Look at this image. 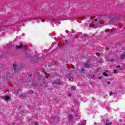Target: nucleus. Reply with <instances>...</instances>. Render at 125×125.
I'll use <instances>...</instances> for the list:
<instances>
[{
  "label": "nucleus",
  "mask_w": 125,
  "mask_h": 125,
  "mask_svg": "<svg viewBox=\"0 0 125 125\" xmlns=\"http://www.w3.org/2000/svg\"><path fill=\"white\" fill-rule=\"evenodd\" d=\"M27 49V48H25V49Z\"/></svg>",
  "instance_id": "obj_24"
},
{
  "label": "nucleus",
  "mask_w": 125,
  "mask_h": 125,
  "mask_svg": "<svg viewBox=\"0 0 125 125\" xmlns=\"http://www.w3.org/2000/svg\"><path fill=\"white\" fill-rule=\"evenodd\" d=\"M110 83H111V82H107V84H110Z\"/></svg>",
  "instance_id": "obj_19"
},
{
  "label": "nucleus",
  "mask_w": 125,
  "mask_h": 125,
  "mask_svg": "<svg viewBox=\"0 0 125 125\" xmlns=\"http://www.w3.org/2000/svg\"><path fill=\"white\" fill-rule=\"evenodd\" d=\"M35 125H39V123L38 122H35Z\"/></svg>",
  "instance_id": "obj_17"
},
{
  "label": "nucleus",
  "mask_w": 125,
  "mask_h": 125,
  "mask_svg": "<svg viewBox=\"0 0 125 125\" xmlns=\"http://www.w3.org/2000/svg\"><path fill=\"white\" fill-rule=\"evenodd\" d=\"M103 75L105 77H108L109 75H108V73H106L105 72L103 73Z\"/></svg>",
  "instance_id": "obj_8"
},
{
  "label": "nucleus",
  "mask_w": 125,
  "mask_h": 125,
  "mask_svg": "<svg viewBox=\"0 0 125 125\" xmlns=\"http://www.w3.org/2000/svg\"><path fill=\"white\" fill-rule=\"evenodd\" d=\"M85 66L86 68H89V67H90V64L88 63H86Z\"/></svg>",
  "instance_id": "obj_5"
},
{
  "label": "nucleus",
  "mask_w": 125,
  "mask_h": 125,
  "mask_svg": "<svg viewBox=\"0 0 125 125\" xmlns=\"http://www.w3.org/2000/svg\"><path fill=\"white\" fill-rule=\"evenodd\" d=\"M113 72L114 74H118V73H119V71H117V70H113Z\"/></svg>",
  "instance_id": "obj_9"
},
{
  "label": "nucleus",
  "mask_w": 125,
  "mask_h": 125,
  "mask_svg": "<svg viewBox=\"0 0 125 125\" xmlns=\"http://www.w3.org/2000/svg\"><path fill=\"white\" fill-rule=\"evenodd\" d=\"M55 83L56 84H59V85H60V83L59 82H56Z\"/></svg>",
  "instance_id": "obj_13"
},
{
  "label": "nucleus",
  "mask_w": 125,
  "mask_h": 125,
  "mask_svg": "<svg viewBox=\"0 0 125 125\" xmlns=\"http://www.w3.org/2000/svg\"><path fill=\"white\" fill-rule=\"evenodd\" d=\"M79 73H81V74L84 73V69L82 68L81 71H79Z\"/></svg>",
  "instance_id": "obj_3"
},
{
  "label": "nucleus",
  "mask_w": 125,
  "mask_h": 125,
  "mask_svg": "<svg viewBox=\"0 0 125 125\" xmlns=\"http://www.w3.org/2000/svg\"><path fill=\"white\" fill-rule=\"evenodd\" d=\"M112 94H113V92H109V95H110V96H111Z\"/></svg>",
  "instance_id": "obj_14"
},
{
  "label": "nucleus",
  "mask_w": 125,
  "mask_h": 125,
  "mask_svg": "<svg viewBox=\"0 0 125 125\" xmlns=\"http://www.w3.org/2000/svg\"><path fill=\"white\" fill-rule=\"evenodd\" d=\"M106 72L108 73V71H106Z\"/></svg>",
  "instance_id": "obj_26"
},
{
  "label": "nucleus",
  "mask_w": 125,
  "mask_h": 125,
  "mask_svg": "<svg viewBox=\"0 0 125 125\" xmlns=\"http://www.w3.org/2000/svg\"><path fill=\"white\" fill-rule=\"evenodd\" d=\"M21 47H22V44H20V46H16V49H19L21 48Z\"/></svg>",
  "instance_id": "obj_6"
},
{
  "label": "nucleus",
  "mask_w": 125,
  "mask_h": 125,
  "mask_svg": "<svg viewBox=\"0 0 125 125\" xmlns=\"http://www.w3.org/2000/svg\"><path fill=\"white\" fill-rule=\"evenodd\" d=\"M99 79H101V78L100 77Z\"/></svg>",
  "instance_id": "obj_28"
},
{
  "label": "nucleus",
  "mask_w": 125,
  "mask_h": 125,
  "mask_svg": "<svg viewBox=\"0 0 125 125\" xmlns=\"http://www.w3.org/2000/svg\"><path fill=\"white\" fill-rule=\"evenodd\" d=\"M71 90H76V87L74 86L71 87Z\"/></svg>",
  "instance_id": "obj_10"
},
{
  "label": "nucleus",
  "mask_w": 125,
  "mask_h": 125,
  "mask_svg": "<svg viewBox=\"0 0 125 125\" xmlns=\"http://www.w3.org/2000/svg\"><path fill=\"white\" fill-rule=\"evenodd\" d=\"M36 61H40V60L37 59V60H36Z\"/></svg>",
  "instance_id": "obj_21"
},
{
  "label": "nucleus",
  "mask_w": 125,
  "mask_h": 125,
  "mask_svg": "<svg viewBox=\"0 0 125 125\" xmlns=\"http://www.w3.org/2000/svg\"><path fill=\"white\" fill-rule=\"evenodd\" d=\"M106 125H112V123H106L105 124Z\"/></svg>",
  "instance_id": "obj_12"
},
{
  "label": "nucleus",
  "mask_w": 125,
  "mask_h": 125,
  "mask_svg": "<svg viewBox=\"0 0 125 125\" xmlns=\"http://www.w3.org/2000/svg\"><path fill=\"white\" fill-rule=\"evenodd\" d=\"M32 76V75H30V77H31Z\"/></svg>",
  "instance_id": "obj_25"
},
{
  "label": "nucleus",
  "mask_w": 125,
  "mask_h": 125,
  "mask_svg": "<svg viewBox=\"0 0 125 125\" xmlns=\"http://www.w3.org/2000/svg\"><path fill=\"white\" fill-rule=\"evenodd\" d=\"M116 69L117 70H122V67H121V65H118V66L116 67Z\"/></svg>",
  "instance_id": "obj_7"
},
{
  "label": "nucleus",
  "mask_w": 125,
  "mask_h": 125,
  "mask_svg": "<svg viewBox=\"0 0 125 125\" xmlns=\"http://www.w3.org/2000/svg\"><path fill=\"white\" fill-rule=\"evenodd\" d=\"M69 81H70V79H69Z\"/></svg>",
  "instance_id": "obj_29"
},
{
  "label": "nucleus",
  "mask_w": 125,
  "mask_h": 125,
  "mask_svg": "<svg viewBox=\"0 0 125 125\" xmlns=\"http://www.w3.org/2000/svg\"><path fill=\"white\" fill-rule=\"evenodd\" d=\"M13 67H14V72H16L17 73H18L19 71H20L19 67L17 66V65H16V63L13 64Z\"/></svg>",
  "instance_id": "obj_1"
},
{
  "label": "nucleus",
  "mask_w": 125,
  "mask_h": 125,
  "mask_svg": "<svg viewBox=\"0 0 125 125\" xmlns=\"http://www.w3.org/2000/svg\"><path fill=\"white\" fill-rule=\"evenodd\" d=\"M45 74H46V72H45Z\"/></svg>",
  "instance_id": "obj_27"
},
{
  "label": "nucleus",
  "mask_w": 125,
  "mask_h": 125,
  "mask_svg": "<svg viewBox=\"0 0 125 125\" xmlns=\"http://www.w3.org/2000/svg\"><path fill=\"white\" fill-rule=\"evenodd\" d=\"M71 94H69V96H71Z\"/></svg>",
  "instance_id": "obj_22"
},
{
  "label": "nucleus",
  "mask_w": 125,
  "mask_h": 125,
  "mask_svg": "<svg viewBox=\"0 0 125 125\" xmlns=\"http://www.w3.org/2000/svg\"><path fill=\"white\" fill-rule=\"evenodd\" d=\"M111 62H115V60L112 59L111 60Z\"/></svg>",
  "instance_id": "obj_15"
},
{
  "label": "nucleus",
  "mask_w": 125,
  "mask_h": 125,
  "mask_svg": "<svg viewBox=\"0 0 125 125\" xmlns=\"http://www.w3.org/2000/svg\"><path fill=\"white\" fill-rule=\"evenodd\" d=\"M67 42V40H65V42Z\"/></svg>",
  "instance_id": "obj_23"
},
{
  "label": "nucleus",
  "mask_w": 125,
  "mask_h": 125,
  "mask_svg": "<svg viewBox=\"0 0 125 125\" xmlns=\"http://www.w3.org/2000/svg\"><path fill=\"white\" fill-rule=\"evenodd\" d=\"M69 118H70V119H73V116L70 115Z\"/></svg>",
  "instance_id": "obj_16"
},
{
  "label": "nucleus",
  "mask_w": 125,
  "mask_h": 125,
  "mask_svg": "<svg viewBox=\"0 0 125 125\" xmlns=\"http://www.w3.org/2000/svg\"><path fill=\"white\" fill-rule=\"evenodd\" d=\"M5 28H4L3 29V27H2L1 28V30H5Z\"/></svg>",
  "instance_id": "obj_18"
},
{
  "label": "nucleus",
  "mask_w": 125,
  "mask_h": 125,
  "mask_svg": "<svg viewBox=\"0 0 125 125\" xmlns=\"http://www.w3.org/2000/svg\"><path fill=\"white\" fill-rule=\"evenodd\" d=\"M3 99L5 101H7L8 100H9V97H8V96L4 97Z\"/></svg>",
  "instance_id": "obj_2"
},
{
  "label": "nucleus",
  "mask_w": 125,
  "mask_h": 125,
  "mask_svg": "<svg viewBox=\"0 0 125 125\" xmlns=\"http://www.w3.org/2000/svg\"><path fill=\"white\" fill-rule=\"evenodd\" d=\"M94 21H95L96 22L97 21V19H95V20H94Z\"/></svg>",
  "instance_id": "obj_20"
},
{
  "label": "nucleus",
  "mask_w": 125,
  "mask_h": 125,
  "mask_svg": "<svg viewBox=\"0 0 125 125\" xmlns=\"http://www.w3.org/2000/svg\"><path fill=\"white\" fill-rule=\"evenodd\" d=\"M84 123H86V121H83V122H82L81 124L82 125H84Z\"/></svg>",
  "instance_id": "obj_11"
},
{
  "label": "nucleus",
  "mask_w": 125,
  "mask_h": 125,
  "mask_svg": "<svg viewBox=\"0 0 125 125\" xmlns=\"http://www.w3.org/2000/svg\"><path fill=\"white\" fill-rule=\"evenodd\" d=\"M120 58L121 59L123 60L124 58H125V54H123L121 55V56H120Z\"/></svg>",
  "instance_id": "obj_4"
}]
</instances>
